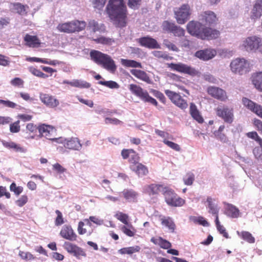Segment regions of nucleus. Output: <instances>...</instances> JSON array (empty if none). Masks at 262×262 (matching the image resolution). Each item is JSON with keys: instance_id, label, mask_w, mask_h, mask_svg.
Listing matches in <instances>:
<instances>
[{"instance_id": "1", "label": "nucleus", "mask_w": 262, "mask_h": 262, "mask_svg": "<svg viewBox=\"0 0 262 262\" xmlns=\"http://www.w3.org/2000/svg\"><path fill=\"white\" fill-rule=\"evenodd\" d=\"M106 9L110 17L116 25L119 27L125 26L127 10L123 0H110Z\"/></svg>"}, {"instance_id": "2", "label": "nucleus", "mask_w": 262, "mask_h": 262, "mask_svg": "<svg viewBox=\"0 0 262 262\" xmlns=\"http://www.w3.org/2000/svg\"><path fill=\"white\" fill-rule=\"evenodd\" d=\"M91 59L97 64L111 73H114L117 70V66L112 57L99 51L92 50L90 52Z\"/></svg>"}, {"instance_id": "3", "label": "nucleus", "mask_w": 262, "mask_h": 262, "mask_svg": "<svg viewBox=\"0 0 262 262\" xmlns=\"http://www.w3.org/2000/svg\"><path fill=\"white\" fill-rule=\"evenodd\" d=\"M262 47V38L253 35L243 39L241 47L248 52H255Z\"/></svg>"}, {"instance_id": "4", "label": "nucleus", "mask_w": 262, "mask_h": 262, "mask_svg": "<svg viewBox=\"0 0 262 262\" xmlns=\"http://www.w3.org/2000/svg\"><path fill=\"white\" fill-rule=\"evenodd\" d=\"M128 89L132 94L138 97L142 101L150 103L155 106L157 105L158 102L156 100L150 97L148 92L140 86L135 84H130Z\"/></svg>"}, {"instance_id": "5", "label": "nucleus", "mask_w": 262, "mask_h": 262, "mask_svg": "<svg viewBox=\"0 0 262 262\" xmlns=\"http://www.w3.org/2000/svg\"><path fill=\"white\" fill-rule=\"evenodd\" d=\"M128 89L132 94L138 97L142 101L150 103L155 106L157 105L158 102L156 100L150 97L148 92L140 86L135 84H130Z\"/></svg>"}, {"instance_id": "6", "label": "nucleus", "mask_w": 262, "mask_h": 262, "mask_svg": "<svg viewBox=\"0 0 262 262\" xmlns=\"http://www.w3.org/2000/svg\"><path fill=\"white\" fill-rule=\"evenodd\" d=\"M173 12L174 17L179 24H185L189 19L191 14V10L188 4H183L179 8H175Z\"/></svg>"}, {"instance_id": "7", "label": "nucleus", "mask_w": 262, "mask_h": 262, "mask_svg": "<svg viewBox=\"0 0 262 262\" xmlns=\"http://www.w3.org/2000/svg\"><path fill=\"white\" fill-rule=\"evenodd\" d=\"M163 195L166 203L169 206L180 207L185 203L183 199L179 197L173 190L168 187H166L165 189Z\"/></svg>"}, {"instance_id": "8", "label": "nucleus", "mask_w": 262, "mask_h": 262, "mask_svg": "<svg viewBox=\"0 0 262 262\" xmlns=\"http://www.w3.org/2000/svg\"><path fill=\"white\" fill-rule=\"evenodd\" d=\"M230 67L232 72L243 75L249 71V63L244 58H237L231 62Z\"/></svg>"}, {"instance_id": "9", "label": "nucleus", "mask_w": 262, "mask_h": 262, "mask_svg": "<svg viewBox=\"0 0 262 262\" xmlns=\"http://www.w3.org/2000/svg\"><path fill=\"white\" fill-rule=\"evenodd\" d=\"M52 140L63 144L65 148L69 149L79 151L82 147V144L80 143V140L77 138H71L67 139L60 138L52 139Z\"/></svg>"}, {"instance_id": "10", "label": "nucleus", "mask_w": 262, "mask_h": 262, "mask_svg": "<svg viewBox=\"0 0 262 262\" xmlns=\"http://www.w3.org/2000/svg\"><path fill=\"white\" fill-rule=\"evenodd\" d=\"M165 93L172 102L179 108L184 110L187 107L188 104L186 101L183 99L178 93L169 90H166Z\"/></svg>"}, {"instance_id": "11", "label": "nucleus", "mask_w": 262, "mask_h": 262, "mask_svg": "<svg viewBox=\"0 0 262 262\" xmlns=\"http://www.w3.org/2000/svg\"><path fill=\"white\" fill-rule=\"evenodd\" d=\"M204 26L200 22L191 21L187 25V30L191 35L201 38L204 36L202 33Z\"/></svg>"}, {"instance_id": "12", "label": "nucleus", "mask_w": 262, "mask_h": 262, "mask_svg": "<svg viewBox=\"0 0 262 262\" xmlns=\"http://www.w3.org/2000/svg\"><path fill=\"white\" fill-rule=\"evenodd\" d=\"M86 29L89 31L90 37L92 39L93 36H97L98 33H102L105 31V28L103 24H99L94 19H91L89 21Z\"/></svg>"}, {"instance_id": "13", "label": "nucleus", "mask_w": 262, "mask_h": 262, "mask_svg": "<svg viewBox=\"0 0 262 262\" xmlns=\"http://www.w3.org/2000/svg\"><path fill=\"white\" fill-rule=\"evenodd\" d=\"M216 115L225 122L231 123L233 120V109L227 106H219L216 108Z\"/></svg>"}, {"instance_id": "14", "label": "nucleus", "mask_w": 262, "mask_h": 262, "mask_svg": "<svg viewBox=\"0 0 262 262\" xmlns=\"http://www.w3.org/2000/svg\"><path fill=\"white\" fill-rule=\"evenodd\" d=\"M207 93L214 98L221 101H225L228 99L226 92L216 86H210L207 88Z\"/></svg>"}, {"instance_id": "15", "label": "nucleus", "mask_w": 262, "mask_h": 262, "mask_svg": "<svg viewBox=\"0 0 262 262\" xmlns=\"http://www.w3.org/2000/svg\"><path fill=\"white\" fill-rule=\"evenodd\" d=\"M64 248L67 252L76 257L79 256H86V253L80 247L71 243L66 242L63 245Z\"/></svg>"}, {"instance_id": "16", "label": "nucleus", "mask_w": 262, "mask_h": 262, "mask_svg": "<svg viewBox=\"0 0 262 262\" xmlns=\"http://www.w3.org/2000/svg\"><path fill=\"white\" fill-rule=\"evenodd\" d=\"M166 188V186L164 185L152 184L145 185L143 187V192L149 195L156 194L159 192H162L163 194Z\"/></svg>"}, {"instance_id": "17", "label": "nucleus", "mask_w": 262, "mask_h": 262, "mask_svg": "<svg viewBox=\"0 0 262 262\" xmlns=\"http://www.w3.org/2000/svg\"><path fill=\"white\" fill-rule=\"evenodd\" d=\"M199 19L206 25L215 24L217 21L215 14L211 11H206L202 12L199 16Z\"/></svg>"}, {"instance_id": "18", "label": "nucleus", "mask_w": 262, "mask_h": 262, "mask_svg": "<svg viewBox=\"0 0 262 262\" xmlns=\"http://www.w3.org/2000/svg\"><path fill=\"white\" fill-rule=\"evenodd\" d=\"M169 67L174 71L190 75L194 74L195 72L193 68L182 63H171L169 64Z\"/></svg>"}, {"instance_id": "19", "label": "nucleus", "mask_w": 262, "mask_h": 262, "mask_svg": "<svg viewBox=\"0 0 262 262\" xmlns=\"http://www.w3.org/2000/svg\"><path fill=\"white\" fill-rule=\"evenodd\" d=\"M39 98L41 101L49 107L54 108L59 104V101L56 98L49 94L41 93Z\"/></svg>"}, {"instance_id": "20", "label": "nucleus", "mask_w": 262, "mask_h": 262, "mask_svg": "<svg viewBox=\"0 0 262 262\" xmlns=\"http://www.w3.org/2000/svg\"><path fill=\"white\" fill-rule=\"evenodd\" d=\"M216 55L215 50L209 48L198 51L195 53V56L203 60H208L213 58Z\"/></svg>"}, {"instance_id": "21", "label": "nucleus", "mask_w": 262, "mask_h": 262, "mask_svg": "<svg viewBox=\"0 0 262 262\" xmlns=\"http://www.w3.org/2000/svg\"><path fill=\"white\" fill-rule=\"evenodd\" d=\"M262 14V0H256L250 12L251 19L256 20Z\"/></svg>"}, {"instance_id": "22", "label": "nucleus", "mask_w": 262, "mask_h": 262, "mask_svg": "<svg viewBox=\"0 0 262 262\" xmlns=\"http://www.w3.org/2000/svg\"><path fill=\"white\" fill-rule=\"evenodd\" d=\"M139 42L142 46L150 49H159L160 45L154 38L149 37H143L139 39Z\"/></svg>"}, {"instance_id": "23", "label": "nucleus", "mask_w": 262, "mask_h": 262, "mask_svg": "<svg viewBox=\"0 0 262 262\" xmlns=\"http://www.w3.org/2000/svg\"><path fill=\"white\" fill-rule=\"evenodd\" d=\"M61 236L69 241H75L77 235L70 226L64 225L60 232Z\"/></svg>"}, {"instance_id": "24", "label": "nucleus", "mask_w": 262, "mask_h": 262, "mask_svg": "<svg viewBox=\"0 0 262 262\" xmlns=\"http://www.w3.org/2000/svg\"><path fill=\"white\" fill-rule=\"evenodd\" d=\"M206 202L207 203V207L208 208V212L212 215H215V217L218 216L220 208L215 199L211 196H208Z\"/></svg>"}, {"instance_id": "25", "label": "nucleus", "mask_w": 262, "mask_h": 262, "mask_svg": "<svg viewBox=\"0 0 262 262\" xmlns=\"http://www.w3.org/2000/svg\"><path fill=\"white\" fill-rule=\"evenodd\" d=\"M121 193L127 202L134 203L137 201L139 194L132 189H125Z\"/></svg>"}, {"instance_id": "26", "label": "nucleus", "mask_w": 262, "mask_h": 262, "mask_svg": "<svg viewBox=\"0 0 262 262\" xmlns=\"http://www.w3.org/2000/svg\"><path fill=\"white\" fill-rule=\"evenodd\" d=\"M130 169L134 171L139 177H142L147 174L148 170L147 168L141 163H137L130 166Z\"/></svg>"}, {"instance_id": "27", "label": "nucleus", "mask_w": 262, "mask_h": 262, "mask_svg": "<svg viewBox=\"0 0 262 262\" xmlns=\"http://www.w3.org/2000/svg\"><path fill=\"white\" fill-rule=\"evenodd\" d=\"M202 34L204 35V36L201 37V39H211L218 37L220 35V32L216 30L204 27Z\"/></svg>"}, {"instance_id": "28", "label": "nucleus", "mask_w": 262, "mask_h": 262, "mask_svg": "<svg viewBox=\"0 0 262 262\" xmlns=\"http://www.w3.org/2000/svg\"><path fill=\"white\" fill-rule=\"evenodd\" d=\"M130 72L136 78L145 81L147 83H151V80L145 72L139 70L132 69L130 71Z\"/></svg>"}, {"instance_id": "29", "label": "nucleus", "mask_w": 262, "mask_h": 262, "mask_svg": "<svg viewBox=\"0 0 262 262\" xmlns=\"http://www.w3.org/2000/svg\"><path fill=\"white\" fill-rule=\"evenodd\" d=\"M10 8L21 15L27 14L29 9V7L27 5H23L19 3L11 4Z\"/></svg>"}, {"instance_id": "30", "label": "nucleus", "mask_w": 262, "mask_h": 262, "mask_svg": "<svg viewBox=\"0 0 262 262\" xmlns=\"http://www.w3.org/2000/svg\"><path fill=\"white\" fill-rule=\"evenodd\" d=\"M252 81L255 88L262 92V72L253 74Z\"/></svg>"}, {"instance_id": "31", "label": "nucleus", "mask_w": 262, "mask_h": 262, "mask_svg": "<svg viewBox=\"0 0 262 262\" xmlns=\"http://www.w3.org/2000/svg\"><path fill=\"white\" fill-rule=\"evenodd\" d=\"M39 133L42 136L49 137L54 132V128L53 126L42 124L38 127Z\"/></svg>"}, {"instance_id": "32", "label": "nucleus", "mask_w": 262, "mask_h": 262, "mask_svg": "<svg viewBox=\"0 0 262 262\" xmlns=\"http://www.w3.org/2000/svg\"><path fill=\"white\" fill-rule=\"evenodd\" d=\"M150 241L154 244L158 245L160 246L161 248L164 249H168L171 246V244L169 242L161 237L158 238L152 237Z\"/></svg>"}, {"instance_id": "33", "label": "nucleus", "mask_w": 262, "mask_h": 262, "mask_svg": "<svg viewBox=\"0 0 262 262\" xmlns=\"http://www.w3.org/2000/svg\"><path fill=\"white\" fill-rule=\"evenodd\" d=\"M226 214L231 218H237L239 215V210L235 206L228 204L226 208Z\"/></svg>"}, {"instance_id": "34", "label": "nucleus", "mask_w": 262, "mask_h": 262, "mask_svg": "<svg viewBox=\"0 0 262 262\" xmlns=\"http://www.w3.org/2000/svg\"><path fill=\"white\" fill-rule=\"evenodd\" d=\"M190 113L192 117L196 121H197L199 123H201L203 122V118L201 116L200 112L197 109L196 105L193 103H190Z\"/></svg>"}, {"instance_id": "35", "label": "nucleus", "mask_w": 262, "mask_h": 262, "mask_svg": "<svg viewBox=\"0 0 262 262\" xmlns=\"http://www.w3.org/2000/svg\"><path fill=\"white\" fill-rule=\"evenodd\" d=\"M72 25V21L60 24L57 26V29L61 32L67 33H74V30Z\"/></svg>"}, {"instance_id": "36", "label": "nucleus", "mask_w": 262, "mask_h": 262, "mask_svg": "<svg viewBox=\"0 0 262 262\" xmlns=\"http://www.w3.org/2000/svg\"><path fill=\"white\" fill-rule=\"evenodd\" d=\"M24 40L27 45L30 47H36L40 44V42L36 36L27 34L24 37Z\"/></svg>"}, {"instance_id": "37", "label": "nucleus", "mask_w": 262, "mask_h": 262, "mask_svg": "<svg viewBox=\"0 0 262 262\" xmlns=\"http://www.w3.org/2000/svg\"><path fill=\"white\" fill-rule=\"evenodd\" d=\"M121 63L124 67L127 68H142L141 63L134 60L121 59Z\"/></svg>"}, {"instance_id": "38", "label": "nucleus", "mask_w": 262, "mask_h": 262, "mask_svg": "<svg viewBox=\"0 0 262 262\" xmlns=\"http://www.w3.org/2000/svg\"><path fill=\"white\" fill-rule=\"evenodd\" d=\"M92 39L98 43H102L104 45H112L115 42L114 39L105 37L104 36H99L98 35L97 36H93Z\"/></svg>"}, {"instance_id": "39", "label": "nucleus", "mask_w": 262, "mask_h": 262, "mask_svg": "<svg viewBox=\"0 0 262 262\" xmlns=\"http://www.w3.org/2000/svg\"><path fill=\"white\" fill-rule=\"evenodd\" d=\"M121 229L124 234L129 237L133 236L136 232V229L133 225L129 223L122 226Z\"/></svg>"}, {"instance_id": "40", "label": "nucleus", "mask_w": 262, "mask_h": 262, "mask_svg": "<svg viewBox=\"0 0 262 262\" xmlns=\"http://www.w3.org/2000/svg\"><path fill=\"white\" fill-rule=\"evenodd\" d=\"M161 223L162 225L167 227L170 232H174L176 226L173 220L168 217L162 219Z\"/></svg>"}, {"instance_id": "41", "label": "nucleus", "mask_w": 262, "mask_h": 262, "mask_svg": "<svg viewBox=\"0 0 262 262\" xmlns=\"http://www.w3.org/2000/svg\"><path fill=\"white\" fill-rule=\"evenodd\" d=\"M141 248L139 246H135L133 247H129L123 248L119 250V252L121 254H132L134 253L138 252L140 251Z\"/></svg>"}, {"instance_id": "42", "label": "nucleus", "mask_w": 262, "mask_h": 262, "mask_svg": "<svg viewBox=\"0 0 262 262\" xmlns=\"http://www.w3.org/2000/svg\"><path fill=\"white\" fill-rule=\"evenodd\" d=\"M237 233L239 236L242 237L244 240L249 243L252 244L255 242L254 237L248 231H242L241 233L239 231H237Z\"/></svg>"}, {"instance_id": "43", "label": "nucleus", "mask_w": 262, "mask_h": 262, "mask_svg": "<svg viewBox=\"0 0 262 262\" xmlns=\"http://www.w3.org/2000/svg\"><path fill=\"white\" fill-rule=\"evenodd\" d=\"M72 24L74 32H80L84 30L86 27V23L84 21L75 20L72 21Z\"/></svg>"}, {"instance_id": "44", "label": "nucleus", "mask_w": 262, "mask_h": 262, "mask_svg": "<svg viewBox=\"0 0 262 262\" xmlns=\"http://www.w3.org/2000/svg\"><path fill=\"white\" fill-rule=\"evenodd\" d=\"M91 86L90 84L85 81L81 79H74L73 80L72 86L83 89L89 88Z\"/></svg>"}, {"instance_id": "45", "label": "nucleus", "mask_w": 262, "mask_h": 262, "mask_svg": "<svg viewBox=\"0 0 262 262\" xmlns=\"http://www.w3.org/2000/svg\"><path fill=\"white\" fill-rule=\"evenodd\" d=\"M3 145L6 148H8L9 149H14L16 151H24V149L19 147L17 144L13 142H6V141H3Z\"/></svg>"}, {"instance_id": "46", "label": "nucleus", "mask_w": 262, "mask_h": 262, "mask_svg": "<svg viewBox=\"0 0 262 262\" xmlns=\"http://www.w3.org/2000/svg\"><path fill=\"white\" fill-rule=\"evenodd\" d=\"M242 102L245 107H246L252 112L254 110L255 107L257 104L247 98H243L242 99Z\"/></svg>"}, {"instance_id": "47", "label": "nucleus", "mask_w": 262, "mask_h": 262, "mask_svg": "<svg viewBox=\"0 0 262 262\" xmlns=\"http://www.w3.org/2000/svg\"><path fill=\"white\" fill-rule=\"evenodd\" d=\"M99 84H101L102 85L108 87L110 89H118L119 88V85L115 81H99Z\"/></svg>"}, {"instance_id": "48", "label": "nucleus", "mask_w": 262, "mask_h": 262, "mask_svg": "<svg viewBox=\"0 0 262 262\" xmlns=\"http://www.w3.org/2000/svg\"><path fill=\"white\" fill-rule=\"evenodd\" d=\"M215 222L217 230L220 232V233L222 234L224 237L228 238V234L226 232L225 228L220 224L218 216H216Z\"/></svg>"}, {"instance_id": "49", "label": "nucleus", "mask_w": 262, "mask_h": 262, "mask_svg": "<svg viewBox=\"0 0 262 262\" xmlns=\"http://www.w3.org/2000/svg\"><path fill=\"white\" fill-rule=\"evenodd\" d=\"M115 216L116 218H117L118 220L120 221L121 222H122L125 225L128 224V215L125 213H123L121 212H117L115 215Z\"/></svg>"}, {"instance_id": "50", "label": "nucleus", "mask_w": 262, "mask_h": 262, "mask_svg": "<svg viewBox=\"0 0 262 262\" xmlns=\"http://www.w3.org/2000/svg\"><path fill=\"white\" fill-rule=\"evenodd\" d=\"M192 221L196 223H198L205 227H208L209 225L208 222L202 216L193 217Z\"/></svg>"}, {"instance_id": "51", "label": "nucleus", "mask_w": 262, "mask_h": 262, "mask_svg": "<svg viewBox=\"0 0 262 262\" xmlns=\"http://www.w3.org/2000/svg\"><path fill=\"white\" fill-rule=\"evenodd\" d=\"M89 221H91L97 225H101L103 223V221L102 220L94 216H90L89 219L85 220V221L87 222V224L90 225L91 223Z\"/></svg>"}, {"instance_id": "52", "label": "nucleus", "mask_w": 262, "mask_h": 262, "mask_svg": "<svg viewBox=\"0 0 262 262\" xmlns=\"http://www.w3.org/2000/svg\"><path fill=\"white\" fill-rule=\"evenodd\" d=\"M10 189L11 191L14 192L16 195H18L22 192L23 188L20 186L17 187L15 183H12L10 186Z\"/></svg>"}, {"instance_id": "53", "label": "nucleus", "mask_w": 262, "mask_h": 262, "mask_svg": "<svg viewBox=\"0 0 262 262\" xmlns=\"http://www.w3.org/2000/svg\"><path fill=\"white\" fill-rule=\"evenodd\" d=\"M121 155L123 159H125L130 157L135 156V152L133 149H123L121 152Z\"/></svg>"}, {"instance_id": "54", "label": "nucleus", "mask_w": 262, "mask_h": 262, "mask_svg": "<svg viewBox=\"0 0 262 262\" xmlns=\"http://www.w3.org/2000/svg\"><path fill=\"white\" fill-rule=\"evenodd\" d=\"M194 180V176L193 173H188L184 178V182L186 185H191Z\"/></svg>"}, {"instance_id": "55", "label": "nucleus", "mask_w": 262, "mask_h": 262, "mask_svg": "<svg viewBox=\"0 0 262 262\" xmlns=\"http://www.w3.org/2000/svg\"><path fill=\"white\" fill-rule=\"evenodd\" d=\"M105 123L107 124H111L113 125H120L123 123L121 121L118 120L117 118H112L109 117H106L105 119Z\"/></svg>"}, {"instance_id": "56", "label": "nucleus", "mask_w": 262, "mask_h": 262, "mask_svg": "<svg viewBox=\"0 0 262 262\" xmlns=\"http://www.w3.org/2000/svg\"><path fill=\"white\" fill-rule=\"evenodd\" d=\"M163 45L170 50L176 52L178 51L179 50L175 45H174L167 39L164 40Z\"/></svg>"}, {"instance_id": "57", "label": "nucleus", "mask_w": 262, "mask_h": 262, "mask_svg": "<svg viewBox=\"0 0 262 262\" xmlns=\"http://www.w3.org/2000/svg\"><path fill=\"white\" fill-rule=\"evenodd\" d=\"M19 255L22 259L26 260H30L34 258L33 255L29 252H25L20 251L19 252Z\"/></svg>"}, {"instance_id": "58", "label": "nucleus", "mask_w": 262, "mask_h": 262, "mask_svg": "<svg viewBox=\"0 0 262 262\" xmlns=\"http://www.w3.org/2000/svg\"><path fill=\"white\" fill-rule=\"evenodd\" d=\"M28 201V196L26 195H23L18 200L16 201L15 203L18 206L23 207L27 203Z\"/></svg>"}, {"instance_id": "59", "label": "nucleus", "mask_w": 262, "mask_h": 262, "mask_svg": "<svg viewBox=\"0 0 262 262\" xmlns=\"http://www.w3.org/2000/svg\"><path fill=\"white\" fill-rule=\"evenodd\" d=\"M174 24L170 23L167 21H165L163 23V28L164 30L172 31L174 28H176Z\"/></svg>"}, {"instance_id": "60", "label": "nucleus", "mask_w": 262, "mask_h": 262, "mask_svg": "<svg viewBox=\"0 0 262 262\" xmlns=\"http://www.w3.org/2000/svg\"><path fill=\"white\" fill-rule=\"evenodd\" d=\"M163 142L168 146L176 151H179L180 150L179 145L173 142L168 141L166 139H164L163 140Z\"/></svg>"}, {"instance_id": "61", "label": "nucleus", "mask_w": 262, "mask_h": 262, "mask_svg": "<svg viewBox=\"0 0 262 262\" xmlns=\"http://www.w3.org/2000/svg\"><path fill=\"white\" fill-rule=\"evenodd\" d=\"M253 152L257 159L262 160V148L256 147L253 149Z\"/></svg>"}, {"instance_id": "62", "label": "nucleus", "mask_w": 262, "mask_h": 262, "mask_svg": "<svg viewBox=\"0 0 262 262\" xmlns=\"http://www.w3.org/2000/svg\"><path fill=\"white\" fill-rule=\"evenodd\" d=\"M55 213L57 215L55 220L56 225L58 226L62 224L63 223V220L61 212L58 210H56Z\"/></svg>"}, {"instance_id": "63", "label": "nucleus", "mask_w": 262, "mask_h": 262, "mask_svg": "<svg viewBox=\"0 0 262 262\" xmlns=\"http://www.w3.org/2000/svg\"><path fill=\"white\" fill-rule=\"evenodd\" d=\"M19 121H17L15 122L10 124V130L12 133H18L20 130V126L19 125Z\"/></svg>"}, {"instance_id": "64", "label": "nucleus", "mask_w": 262, "mask_h": 262, "mask_svg": "<svg viewBox=\"0 0 262 262\" xmlns=\"http://www.w3.org/2000/svg\"><path fill=\"white\" fill-rule=\"evenodd\" d=\"M174 35L177 36H183L185 34V31L183 29L180 27L176 26L174 30L172 31Z\"/></svg>"}]
</instances>
